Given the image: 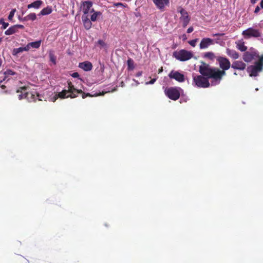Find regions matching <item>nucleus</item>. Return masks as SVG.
<instances>
[{
    "instance_id": "obj_1",
    "label": "nucleus",
    "mask_w": 263,
    "mask_h": 263,
    "mask_svg": "<svg viewBox=\"0 0 263 263\" xmlns=\"http://www.w3.org/2000/svg\"><path fill=\"white\" fill-rule=\"evenodd\" d=\"M199 72L202 76L206 77V78H212L211 82L212 86H215L220 83L222 77L226 75V72L220 71L219 69L212 68L208 64L202 63L199 67Z\"/></svg>"
},
{
    "instance_id": "obj_2",
    "label": "nucleus",
    "mask_w": 263,
    "mask_h": 263,
    "mask_svg": "<svg viewBox=\"0 0 263 263\" xmlns=\"http://www.w3.org/2000/svg\"><path fill=\"white\" fill-rule=\"evenodd\" d=\"M82 90L81 89H77L74 88V86L72 85L71 82L68 83V86L67 89L63 90L61 92H59L52 99L53 102L55 101L58 98L61 99L67 98L70 97L71 98H74L78 96V93H82Z\"/></svg>"
},
{
    "instance_id": "obj_3",
    "label": "nucleus",
    "mask_w": 263,
    "mask_h": 263,
    "mask_svg": "<svg viewBox=\"0 0 263 263\" xmlns=\"http://www.w3.org/2000/svg\"><path fill=\"white\" fill-rule=\"evenodd\" d=\"M258 57L259 59L257 61H256L253 65L247 67V70L250 77H257L263 70V54Z\"/></svg>"
},
{
    "instance_id": "obj_4",
    "label": "nucleus",
    "mask_w": 263,
    "mask_h": 263,
    "mask_svg": "<svg viewBox=\"0 0 263 263\" xmlns=\"http://www.w3.org/2000/svg\"><path fill=\"white\" fill-rule=\"evenodd\" d=\"M27 87H21L19 88L16 91L17 93H18V99L21 100L23 98H26L29 102L35 101L36 98L39 97L38 95H36L35 92L34 93L32 92H28L26 91Z\"/></svg>"
},
{
    "instance_id": "obj_5",
    "label": "nucleus",
    "mask_w": 263,
    "mask_h": 263,
    "mask_svg": "<svg viewBox=\"0 0 263 263\" xmlns=\"http://www.w3.org/2000/svg\"><path fill=\"white\" fill-rule=\"evenodd\" d=\"M193 84L198 87L206 88L210 86V83L208 79L202 76H193Z\"/></svg>"
},
{
    "instance_id": "obj_6",
    "label": "nucleus",
    "mask_w": 263,
    "mask_h": 263,
    "mask_svg": "<svg viewBox=\"0 0 263 263\" xmlns=\"http://www.w3.org/2000/svg\"><path fill=\"white\" fill-rule=\"evenodd\" d=\"M174 57L180 61H185L190 60L193 57L191 52L185 50H181L178 52L173 53Z\"/></svg>"
},
{
    "instance_id": "obj_7",
    "label": "nucleus",
    "mask_w": 263,
    "mask_h": 263,
    "mask_svg": "<svg viewBox=\"0 0 263 263\" xmlns=\"http://www.w3.org/2000/svg\"><path fill=\"white\" fill-rule=\"evenodd\" d=\"M166 95L171 99L177 100L180 97V92L178 88L171 87L165 91Z\"/></svg>"
},
{
    "instance_id": "obj_8",
    "label": "nucleus",
    "mask_w": 263,
    "mask_h": 263,
    "mask_svg": "<svg viewBox=\"0 0 263 263\" xmlns=\"http://www.w3.org/2000/svg\"><path fill=\"white\" fill-rule=\"evenodd\" d=\"M168 77L171 79H174L180 83L184 82L185 80V76L182 73L174 70L170 72Z\"/></svg>"
},
{
    "instance_id": "obj_9",
    "label": "nucleus",
    "mask_w": 263,
    "mask_h": 263,
    "mask_svg": "<svg viewBox=\"0 0 263 263\" xmlns=\"http://www.w3.org/2000/svg\"><path fill=\"white\" fill-rule=\"evenodd\" d=\"M242 34L247 38L251 37H260L261 36V33L258 30L254 29L253 28H249L242 32Z\"/></svg>"
},
{
    "instance_id": "obj_10",
    "label": "nucleus",
    "mask_w": 263,
    "mask_h": 263,
    "mask_svg": "<svg viewBox=\"0 0 263 263\" xmlns=\"http://www.w3.org/2000/svg\"><path fill=\"white\" fill-rule=\"evenodd\" d=\"M220 67L222 69V71H225V70H228L231 67V63L229 60L223 57H218L217 59Z\"/></svg>"
},
{
    "instance_id": "obj_11",
    "label": "nucleus",
    "mask_w": 263,
    "mask_h": 263,
    "mask_svg": "<svg viewBox=\"0 0 263 263\" xmlns=\"http://www.w3.org/2000/svg\"><path fill=\"white\" fill-rule=\"evenodd\" d=\"M92 3L90 1H85L83 2L82 9L83 15H88L89 13L94 12V9L92 8Z\"/></svg>"
},
{
    "instance_id": "obj_12",
    "label": "nucleus",
    "mask_w": 263,
    "mask_h": 263,
    "mask_svg": "<svg viewBox=\"0 0 263 263\" xmlns=\"http://www.w3.org/2000/svg\"><path fill=\"white\" fill-rule=\"evenodd\" d=\"M178 11L179 12L181 15L180 20L182 22L183 27H185L190 22V18L187 12L183 8H180Z\"/></svg>"
},
{
    "instance_id": "obj_13",
    "label": "nucleus",
    "mask_w": 263,
    "mask_h": 263,
    "mask_svg": "<svg viewBox=\"0 0 263 263\" xmlns=\"http://www.w3.org/2000/svg\"><path fill=\"white\" fill-rule=\"evenodd\" d=\"M214 44V41L208 37L203 38L201 40L199 45L200 48L201 49H206L209 46Z\"/></svg>"
},
{
    "instance_id": "obj_14",
    "label": "nucleus",
    "mask_w": 263,
    "mask_h": 263,
    "mask_svg": "<svg viewBox=\"0 0 263 263\" xmlns=\"http://www.w3.org/2000/svg\"><path fill=\"white\" fill-rule=\"evenodd\" d=\"M231 67L234 69L243 70L246 69V64L241 61H235L233 62Z\"/></svg>"
},
{
    "instance_id": "obj_15",
    "label": "nucleus",
    "mask_w": 263,
    "mask_h": 263,
    "mask_svg": "<svg viewBox=\"0 0 263 263\" xmlns=\"http://www.w3.org/2000/svg\"><path fill=\"white\" fill-rule=\"evenodd\" d=\"M82 21L86 29L88 30L91 28L92 25L91 21L89 19L88 15H83Z\"/></svg>"
},
{
    "instance_id": "obj_16",
    "label": "nucleus",
    "mask_w": 263,
    "mask_h": 263,
    "mask_svg": "<svg viewBox=\"0 0 263 263\" xmlns=\"http://www.w3.org/2000/svg\"><path fill=\"white\" fill-rule=\"evenodd\" d=\"M79 67L85 71H88L91 70L92 65V64L88 61L80 63Z\"/></svg>"
},
{
    "instance_id": "obj_17",
    "label": "nucleus",
    "mask_w": 263,
    "mask_h": 263,
    "mask_svg": "<svg viewBox=\"0 0 263 263\" xmlns=\"http://www.w3.org/2000/svg\"><path fill=\"white\" fill-rule=\"evenodd\" d=\"M154 3L160 9L164 8L169 3V0H153Z\"/></svg>"
},
{
    "instance_id": "obj_18",
    "label": "nucleus",
    "mask_w": 263,
    "mask_h": 263,
    "mask_svg": "<svg viewBox=\"0 0 263 263\" xmlns=\"http://www.w3.org/2000/svg\"><path fill=\"white\" fill-rule=\"evenodd\" d=\"M226 53L228 55H229L230 58L236 60L239 58V53L234 49H231L229 48H227L226 49Z\"/></svg>"
},
{
    "instance_id": "obj_19",
    "label": "nucleus",
    "mask_w": 263,
    "mask_h": 263,
    "mask_svg": "<svg viewBox=\"0 0 263 263\" xmlns=\"http://www.w3.org/2000/svg\"><path fill=\"white\" fill-rule=\"evenodd\" d=\"M42 41L39 40L33 42L29 43L26 46L28 47V51L31 48H35L37 49L39 48L41 44Z\"/></svg>"
},
{
    "instance_id": "obj_20",
    "label": "nucleus",
    "mask_w": 263,
    "mask_h": 263,
    "mask_svg": "<svg viewBox=\"0 0 263 263\" xmlns=\"http://www.w3.org/2000/svg\"><path fill=\"white\" fill-rule=\"evenodd\" d=\"M236 48L241 51H245L247 49V47L245 45V43L242 40H239L235 42Z\"/></svg>"
},
{
    "instance_id": "obj_21",
    "label": "nucleus",
    "mask_w": 263,
    "mask_h": 263,
    "mask_svg": "<svg viewBox=\"0 0 263 263\" xmlns=\"http://www.w3.org/2000/svg\"><path fill=\"white\" fill-rule=\"evenodd\" d=\"M43 4V2L41 1H35L27 6V8L28 9L33 8L35 9H39L41 7V5Z\"/></svg>"
},
{
    "instance_id": "obj_22",
    "label": "nucleus",
    "mask_w": 263,
    "mask_h": 263,
    "mask_svg": "<svg viewBox=\"0 0 263 263\" xmlns=\"http://www.w3.org/2000/svg\"><path fill=\"white\" fill-rule=\"evenodd\" d=\"M254 58V55L249 52H246L242 57L243 60L246 62H251Z\"/></svg>"
},
{
    "instance_id": "obj_23",
    "label": "nucleus",
    "mask_w": 263,
    "mask_h": 263,
    "mask_svg": "<svg viewBox=\"0 0 263 263\" xmlns=\"http://www.w3.org/2000/svg\"><path fill=\"white\" fill-rule=\"evenodd\" d=\"M28 47L26 46L24 47H19L18 48H14L12 51V54L14 55H17L19 53L23 51H28Z\"/></svg>"
},
{
    "instance_id": "obj_24",
    "label": "nucleus",
    "mask_w": 263,
    "mask_h": 263,
    "mask_svg": "<svg viewBox=\"0 0 263 263\" xmlns=\"http://www.w3.org/2000/svg\"><path fill=\"white\" fill-rule=\"evenodd\" d=\"M18 32L15 25L9 27L7 30L5 31V34L7 35H12L15 33Z\"/></svg>"
},
{
    "instance_id": "obj_25",
    "label": "nucleus",
    "mask_w": 263,
    "mask_h": 263,
    "mask_svg": "<svg viewBox=\"0 0 263 263\" xmlns=\"http://www.w3.org/2000/svg\"><path fill=\"white\" fill-rule=\"evenodd\" d=\"M52 12V9L50 7H47L44 9H43L40 13H39V15H46L50 14Z\"/></svg>"
},
{
    "instance_id": "obj_26",
    "label": "nucleus",
    "mask_w": 263,
    "mask_h": 263,
    "mask_svg": "<svg viewBox=\"0 0 263 263\" xmlns=\"http://www.w3.org/2000/svg\"><path fill=\"white\" fill-rule=\"evenodd\" d=\"M4 74H5V78L4 79V80L8 78L10 76H16V77H15V78H16L17 77V74L11 69H7L6 71L4 72Z\"/></svg>"
},
{
    "instance_id": "obj_27",
    "label": "nucleus",
    "mask_w": 263,
    "mask_h": 263,
    "mask_svg": "<svg viewBox=\"0 0 263 263\" xmlns=\"http://www.w3.org/2000/svg\"><path fill=\"white\" fill-rule=\"evenodd\" d=\"M36 18V15L35 13H31L27 15L26 16L24 17V21H28V20H31V21H34Z\"/></svg>"
},
{
    "instance_id": "obj_28",
    "label": "nucleus",
    "mask_w": 263,
    "mask_h": 263,
    "mask_svg": "<svg viewBox=\"0 0 263 263\" xmlns=\"http://www.w3.org/2000/svg\"><path fill=\"white\" fill-rule=\"evenodd\" d=\"M93 13L91 15L90 20L92 22H95L97 17L100 16L102 15V13L100 11H95L93 12Z\"/></svg>"
},
{
    "instance_id": "obj_29",
    "label": "nucleus",
    "mask_w": 263,
    "mask_h": 263,
    "mask_svg": "<svg viewBox=\"0 0 263 263\" xmlns=\"http://www.w3.org/2000/svg\"><path fill=\"white\" fill-rule=\"evenodd\" d=\"M204 58L212 60L215 58V56L213 52H207L204 53Z\"/></svg>"
},
{
    "instance_id": "obj_30",
    "label": "nucleus",
    "mask_w": 263,
    "mask_h": 263,
    "mask_svg": "<svg viewBox=\"0 0 263 263\" xmlns=\"http://www.w3.org/2000/svg\"><path fill=\"white\" fill-rule=\"evenodd\" d=\"M127 66L129 70H133L134 68V62L132 59H128L127 60Z\"/></svg>"
},
{
    "instance_id": "obj_31",
    "label": "nucleus",
    "mask_w": 263,
    "mask_h": 263,
    "mask_svg": "<svg viewBox=\"0 0 263 263\" xmlns=\"http://www.w3.org/2000/svg\"><path fill=\"white\" fill-rule=\"evenodd\" d=\"M49 56L50 58V60L54 64H56V57L54 55L53 52L50 51L49 53Z\"/></svg>"
},
{
    "instance_id": "obj_32",
    "label": "nucleus",
    "mask_w": 263,
    "mask_h": 263,
    "mask_svg": "<svg viewBox=\"0 0 263 263\" xmlns=\"http://www.w3.org/2000/svg\"><path fill=\"white\" fill-rule=\"evenodd\" d=\"M97 44L99 45L100 48L106 49L107 47L106 44L101 40H99L97 42Z\"/></svg>"
},
{
    "instance_id": "obj_33",
    "label": "nucleus",
    "mask_w": 263,
    "mask_h": 263,
    "mask_svg": "<svg viewBox=\"0 0 263 263\" xmlns=\"http://www.w3.org/2000/svg\"><path fill=\"white\" fill-rule=\"evenodd\" d=\"M0 24L2 25V28L4 29H5L9 26V23L5 22L3 18L0 20Z\"/></svg>"
},
{
    "instance_id": "obj_34",
    "label": "nucleus",
    "mask_w": 263,
    "mask_h": 263,
    "mask_svg": "<svg viewBox=\"0 0 263 263\" xmlns=\"http://www.w3.org/2000/svg\"><path fill=\"white\" fill-rule=\"evenodd\" d=\"M104 92L102 93V94L100 93V94H97V93H95L94 95H91L90 93H83V95H82V98L83 99L85 98L86 97H93V96H99V95H104Z\"/></svg>"
},
{
    "instance_id": "obj_35",
    "label": "nucleus",
    "mask_w": 263,
    "mask_h": 263,
    "mask_svg": "<svg viewBox=\"0 0 263 263\" xmlns=\"http://www.w3.org/2000/svg\"><path fill=\"white\" fill-rule=\"evenodd\" d=\"M16 12L15 9H13L10 12L9 15L8 16V20L9 21H12L13 19V17L14 15L15 12Z\"/></svg>"
},
{
    "instance_id": "obj_36",
    "label": "nucleus",
    "mask_w": 263,
    "mask_h": 263,
    "mask_svg": "<svg viewBox=\"0 0 263 263\" xmlns=\"http://www.w3.org/2000/svg\"><path fill=\"white\" fill-rule=\"evenodd\" d=\"M198 39H196L195 40H191V41H190L189 42V43L190 44V45H191L193 47H195L196 45V43L198 41Z\"/></svg>"
},
{
    "instance_id": "obj_37",
    "label": "nucleus",
    "mask_w": 263,
    "mask_h": 263,
    "mask_svg": "<svg viewBox=\"0 0 263 263\" xmlns=\"http://www.w3.org/2000/svg\"><path fill=\"white\" fill-rule=\"evenodd\" d=\"M157 79V78H155L152 79L150 81L146 82L145 84L146 85L153 84H154L156 82Z\"/></svg>"
},
{
    "instance_id": "obj_38",
    "label": "nucleus",
    "mask_w": 263,
    "mask_h": 263,
    "mask_svg": "<svg viewBox=\"0 0 263 263\" xmlns=\"http://www.w3.org/2000/svg\"><path fill=\"white\" fill-rule=\"evenodd\" d=\"M15 25V27L16 28V30H17V32H18V30L20 29H22L24 28V26L23 25Z\"/></svg>"
},
{
    "instance_id": "obj_39",
    "label": "nucleus",
    "mask_w": 263,
    "mask_h": 263,
    "mask_svg": "<svg viewBox=\"0 0 263 263\" xmlns=\"http://www.w3.org/2000/svg\"><path fill=\"white\" fill-rule=\"evenodd\" d=\"M71 76L73 77V78H78L79 77V74L78 73V72H73L72 74H71Z\"/></svg>"
},
{
    "instance_id": "obj_40",
    "label": "nucleus",
    "mask_w": 263,
    "mask_h": 263,
    "mask_svg": "<svg viewBox=\"0 0 263 263\" xmlns=\"http://www.w3.org/2000/svg\"><path fill=\"white\" fill-rule=\"evenodd\" d=\"M194 29H193V27H189L187 30V32L188 33H191L193 31Z\"/></svg>"
},
{
    "instance_id": "obj_41",
    "label": "nucleus",
    "mask_w": 263,
    "mask_h": 263,
    "mask_svg": "<svg viewBox=\"0 0 263 263\" xmlns=\"http://www.w3.org/2000/svg\"><path fill=\"white\" fill-rule=\"evenodd\" d=\"M224 33H215V34H213V36H222L223 35H224Z\"/></svg>"
},
{
    "instance_id": "obj_42",
    "label": "nucleus",
    "mask_w": 263,
    "mask_h": 263,
    "mask_svg": "<svg viewBox=\"0 0 263 263\" xmlns=\"http://www.w3.org/2000/svg\"><path fill=\"white\" fill-rule=\"evenodd\" d=\"M260 10V8L258 6H256V7L255 9L254 13H257Z\"/></svg>"
},
{
    "instance_id": "obj_43",
    "label": "nucleus",
    "mask_w": 263,
    "mask_h": 263,
    "mask_svg": "<svg viewBox=\"0 0 263 263\" xmlns=\"http://www.w3.org/2000/svg\"><path fill=\"white\" fill-rule=\"evenodd\" d=\"M115 6H116V7H119V6H123V4L121 3H116L114 4Z\"/></svg>"
},
{
    "instance_id": "obj_44",
    "label": "nucleus",
    "mask_w": 263,
    "mask_h": 263,
    "mask_svg": "<svg viewBox=\"0 0 263 263\" xmlns=\"http://www.w3.org/2000/svg\"><path fill=\"white\" fill-rule=\"evenodd\" d=\"M142 74V71H139L138 72H137L136 73V77H140Z\"/></svg>"
},
{
    "instance_id": "obj_45",
    "label": "nucleus",
    "mask_w": 263,
    "mask_h": 263,
    "mask_svg": "<svg viewBox=\"0 0 263 263\" xmlns=\"http://www.w3.org/2000/svg\"><path fill=\"white\" fill-rule=\"evenodd\" d=\"M258 0H250L251 3L252 4H255Z\"/></svg>"
},
{
    "instance_id": "obj_46",
    "label": "nucleus",
    "mask_w": 263,
    "mask_h": 263,
    "mask_svg": "<svg viewBox=\"0 0 263 263\" xmlns=\"http://www.w3.org/2000/svg\"><path fill=\"white\" fill-rule=\"evenodd\" d=\"M260 6L261 8H263V0H261L260 3Z\"/></svg>"
},
{
    "instance_id": "obj_47",
    "label": "nucleus",
    "mask_w": 263,
    "mask_h": 263,
    "mask_svg": "<svg viewBox=\"0 0 263 263\" xmlns=\"http://www.w3.org/2000/svg\"><path fill=\"white\" fill-rule=\"evenodd\" d=\"M182 39H183V40H186V35H185V34H183V35H182Z\"/></svg>"
},
{
    "instance_id": "obj_48",
    "label": "nucleus",
    "mask_w": 263,
    "mask_h": 263,
    "mask_svg": "<svg viewBox=\"0 0 263 263\" xmlns=\"http://www.w3.org/2000/svg\"><path fill=\"white\" fill-rule=\"evenodd\" d=\"M162 70H163L162 68H161L159 70V72L160 73V72H162Z\"/></svg>"
},
{
    "instance_id": "obj_49",
    "label": "nucleus",
    "mask_w": 263,
    "mask_h": 263,
    "mask_svg": "<svg viewBox=\"0 0 263 263\" xmlns=\"http://www.w3.org/2000/svg\"><path fill=\"white\" fill-rule=\"evenodd\" d=\"M5 86L4 85H2V88L3 89H4V88H5Z\"/></svg>"
},
{
    "instance_id": "obj_50",
    "label": "nucleus",
    "mask_w": 263,
    "mask_h": 263,
    "mask_svg": "<svg viewBox=\"0 0 263 263\" xmlns=\"http://www.w3.org/2000/svg\"><path fill=\"white\" fill-rule=\"evenodd\" d=\"M234 74L236 76V75H237V73L236 72H235L234 73Z\"/></svg>"
},
{
    "instance_id": "obj_51",
    "label": "nucleus",
    "mask_w": 263,
    "mask_h": 263,
    "mask_svg": "<svg viewBox=\"0 0 263 263\" xmlns=\"http://www.w3.org/2000/svg\"><path fill=\"white\" fill-rule=\"evenodd\" d=\"M1 41H2V39L0 38V43L1 42Z\"/></svg>"
},
{
    "instance_id": "obj_52",
    "label": "nucleus",
    "mask_w": 263,
    "mask_h": 263,
    "mask_svg": "<svg viewBox=\"0 0 263 263\" xmlns=\"http://www.w3.org/2000/svg\"><path fill=\"white\" fill-rule=\"evenodd\" d=\"M255 90L257 91V90H258V88H256V89H255Z\"/></svg>"
}]
</instances>
